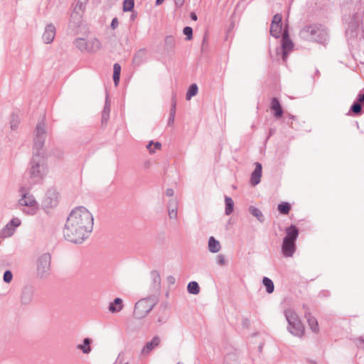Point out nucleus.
I'll list each match as a JSON object with an SVG mask.
<instances>
[{
  "mask_svg": "<svg viewBox=\"0 0 364 364\" xmlns=\"http://www.w3.org/2000/svg\"><path fill=\"white\" fill-rule=\"evenodd\" d=\"M93 217L87 208H75L67 218L63 230L65 238L73 243H82L93 228Z\"/></svg>",
  "mask_w": 364,
  "mask_h": 364,
  "instance_id": "f257e3e1",
  "label": "nucleus"
},
{
  "mask_svg": "<svg viewBox=\"0 0 364 364\" xmlns=\"http://www.w3.org/2000/svg\"><path fill=\"white\" fill-rule=\"evenodd\" d=\"M299 37L306 41L325 44L328 41V33L326 28L317 23L304 26L299 33Z\"/></svg>",
  "mask_w": 364,
  "mask_h": 364,
  "instance_id": "f03ea898",
  "label": "nucleus"
},
{
  "mask_svg": "<svg viewBox=\"0 0 364 364\" xmlns=\"http://www.w3.org/2000/svg\"><path fill=\"white\" fill-rule=\"evenodd\" d=\"M48 173V166L45 163L44 156L33 155L30 167L28 169L30 182L38 183L44 178Z\"/></svg>",
  "mask_w": 364,
  "mask_h": 364,
  "instance_id": "7ed1b4c3",
  "label": "nucleus"
},
{
  "mask_svg": "<svg viewBox=\"0 0 364 364\" xmlns=\"http://www.w3.org/2000/svg\"><path fill=\"white\" fill-rule=\"evenodd\" d=\"M285 236L282 244V253L285 257H291L296 252V241L299 236V230L291 225L285 229Z\"/></svg>",
  "mask_w": 364,
  "mask_h": 364,
  "instance_id": "20e7f679",
  "label": "nucleus"
},
{
  "mask_svg": "<svg viewBox=\"0 0 364 364\" xmlns=\"http://www.w3.org/2000/svg\"><path fill=\"white\" fill-rule=\"evenodd\" d=\"M159 297L154 294L139 299L134 305V316L138 319L145 318L157 304Z\"/></svg>",
  "mask_w": 364,
  "mask_h": 364,
  "instance_id": "39448f33",
  "label": "nucleus"
},
{
  "mask_svg": "<svg viewBox=\"0 0 364 364\" xmlns=\"http://www.w3.org/2000/svg\"><path fill=\"white\" fill-rule=\"evenodd\" d=\"M284 315L288 323V331L291 334L301 338L304 335L305 329L295 310L291 308L287 309L284 311Z\"/></svg>",
  "mask_w": 364,
  "mask_h": 364,
  "instance_id": "423d86ee",
  "label": "nucleus"
},
{
  "mask_svg": "<svg viewBox=\"0 0 364 364\" xmlns=\"http://www.w3.org/2000/svg\"><path fill=\"white\" fill-rule=\"evenodd\" d=\"M21 198L18 200V205L28 208L27 210H23L28 215H34L38 209V205L33 196L24 186L19 188Z\"/></svg>",
  "mask_w": 364,
  "mask_h": 364,
  "instance_id": "0eeeda50",
  "label": "nucleus"
},
{
  "mask_svg": "<svg viewBox=\"0 0 364 364\" xmlns=\"http://www.w3.org/2000/svg\"><path fill=\"white\" fill-rule=\"evenodd\" d=\"M46 138L44 122L37 124L33 138V155L43 156V147Z\"/></svg>",
  "mask_w": 364,
  "mask_h": 364,
  "instance_id": "6e6552de",
  "label": "nucleus"
},
{
  "mask_svg": "<svg viewBox=\"0 0 364 364\" xmlns=\"http://www.w3.org/2000/svg\"><path fill=\"white\" fill-rule=\"evenodd\" d=\"M51 257L50 254L45 253L41 255L37 260V274L41 277H46L50 270Z\"/></svg>",
  "mask_w": 364,
  "mask_h": 364,
  "instance_id": "1a4fd4ad",
  "label": "nucleus"
},
{
  "mask_svg": "<svg viewBox=\"0 0 364 364\" xmlns=\"http://www.w3.org/2000/svg\"><path fill=\"white\" fill-rule=\"evenodd\" d=\"M21 224V221L18 218H12L1 230H0V238L5 239L11 237L16 232V230Z\"/></svg>",
  "mask_w": 364,
  "mask_h": 364,
  "instance_id": "9d476101",
  "label": "nucleus"
},
{
  "mask_svg": "<svg viewBox=\"0 0 364 364\" xmlns=\"http://www.w3.org/2000/svg\"><path fill=\"white\" fill-rule=\"evenodd\" d=\"M59 193L56 189L51 188H49L43 200V205L47 208H53L58 204Z\"/></svg>",
  "mask_w": 364,
  "mask_h": 364,
  "instance_id": "9b49d317",
  "label": "nucleus"
},
{
  "mask_svg": "<svg viewBox=\"0 0 364 364\" xmlns=\"http://www.w3.org/2000/svg\"><path fill=\"white\" fill-rule=\"evenodd\" d=\"M294 43L291 40L289 37L288 31L287 29L284 30L282 38V60L283 61H286L287 59V55L289 52L293 50Z\"/></svg>",
  "mask_w": 364,
  "mask_h": 364,
  "instance_id": "f8f14e48",
  "label": "nucleus"
},
{
  "mask_svg": "<svg viewBox=\"0 0 364 364\" xmlns=\"http://www.w3.org/2000/svg\"><path fill=\"white\" fill-rule=\"evenodd\" d=\"M282 31V15L277 14L273 16L271 26H270V34L275 38H278L281 36Z\"/></svg>",
  "mask_w": 364,
  "mask_h": 364,
  "instance_id": "ddd939ff",
  "label": "nucleus"
},
{
  "mask_svg": "<svg viewBox=\"0 0 364 364\" xmlns=\"http://www.w3.org/2000/svg\"><path fill=\"white\" fill-rule=\"evenodd\" d=\"M359 26L360 19L357 16H353L346 28V34L348 39H353L357 36Z\"/></svg>",
  "mask_w": 364,
  "mask_h": 364,
  "instance_id": "4468645a",
  "label": "nucleus"
},
{
  "mask_svg": "<svg viewBox=\"0 0 364 364\" xmlns=\"http://www.w3.org/2000/svg\"><path fill=\"white\" fill-rule=\"evenodd\" d=\"M151 294L156 295L159 297L161 289V277L157 271H152L151 272Z\"/></svg>",
  "mask_w": 364,
  "mask_h": 364,
  "instance_id": "2eb2a0df",
  "label": "nucleus"
},
{
  "mask_svg": "<svg viewBox=\"0 0 364 364\" xmlns=\"http://www.w3.org/2000/svg\"><path fill=\"white\" fill-rule=\"evenodd\" d=\"M56 29L53 23H48L46 26L44 32L42 35V39L46 44L52 43L55 38Z\"/></svg>",
  "mask_w": 364,
  "mask_h": 364,
  "instance_id": "dca6fc26",
  "label": "nucleus"
},
{
  "mask_svg": "<svg viewBox=\"0 0 364 364\" xmlns=\"http://www.w3.org/2000/svg\"><path fill=\"white\" fill-rule=\"evenodd\" d=\"M34 289L31 286H26L23 288L21 295V302L22 304H29L33 299Z\"/></svg>",
  "mask_w": 364,
  "mask_h": 364,
  "instance_id": "f3484780",
  "label": "nucleus"
},
{
  "mask_svg": "<svg viewBox=\"0 0 364 364\" xmlns=\"http://www.w3.org/2000/svg\"><path fill=\"white\" fill-rule=\"evenodd\" d=\"M255 170L252 172L250 183L252 186H255L260 183L262 177V166L259 162L255 163Z\"/></svg>",
  "mask_w": 364,
  "mask_h": 364,
  "instance_id": "a211bd4d",
  "label": "nucleus"
},
{
  "mask_svg": "<svg viewBox=\"0 0 364 364\" xmlns=\"http://www.w3.org/2000/svg\"><path fill=\"white\" fill-rule=\"evenodd\" d=\"M102 48L100 41L97 38H91L87 40V52L96 53Z\"/></svg>",
  "mask_w": 364,
  "mask_h": 364,
  "instance_id": "6ab92c4d",
  "label": "nucleus"
},
{
  "mask_svg": "<svg viewBox=\"0 0 364 364\" xmlns=\"http://www.w3.org/2000/svg\"><path fill=\"white\" fill-rule=\"evenodd\" d=\"M123 301L120 298H115L113 301L110 302L108 306V310L112 313H118L123 309Z\"/></svg>",
  "mask_w": 364,
  "mask_h": 364,
  "instance_id": "aec40b11",
  "label": "nucleus"
},
{
  "mask_svg": "<svg viewBox=\"0 0 364 364\" xmlns=\"http://www.w3.org/2000/svg\"><path fill=\"white\" fill-rule=\"evenodd\" d=\"M305 317L306 318L308 324L312 332L318 333L319 331V327L317 319L314 316H311L310 313H306Z\"/></svg>",
  "mask_w": 364,
  "mask_h": 364,
  "instance_id": "412c9836",
  "label": "nucleus"
},
{
  "mask_svg": "<svg viewBox=\"0 0 364 364\" xmlns=\"http://www.w3.org/2000/svg\"><path fill=\"white\" fill-rule=\"evenodd\" d=\"M271 109L274 111V117L278 118L281 117L283 114V110L277 98L274 97L271 102Z\"/></svg>",
  "mask_w": 364,
  "mask_h": 364,
  "instance_id": "4be33fe9",
  "label": "nucleus"
},
{
  "mask_svg": "<svg viewBox=\"0 0 364 364\" xmlns=\"http://www.w3.org/2000/svg\"><path fill=\"white\" fill-rule=\"evenodd\" d=\"M208 250L212 253H217L221 249L220 243L214 237L211 236L208 239Z\"/></svg>",
  "mask_w": 364,
  "mask_h": 364,
  "instance_id": "5701e85b",
  "label": "nucleus"
},
{
  "mask_svg": "<svg viewBox=\"0 0 364 364\" xmlns=\"http://www.w3.org/2000/svg\"><path fill=\"white\" fill-rule=\"evenodd\" d=\"M74 44L80 51L87 52V40L82 38H77L75 40Z\"/></svg>",
  "mask_w": 364,
  "mask_h": 364,
  "instance_id": "b1692460",
  "label": "nucleus"
},
{
  "mask_svg": "<svg viewBox=\"0 0 364 364\" xmlns=\"http://www.w3.org/2000/svg\"><path fill=\"white\" fill-rule=\"evenodd\" d=\"M225 215H230L234 209V202L230 197L225 196Z\"/></svg>",
  "mask_w": 364,
  "mask_h": 364,
  "instance_id": "393cba45",
  "label": "nucleus"
},
{
  "mask_svg": "<svg viewBox=\"0 0 364 364\" xmlns=\"http://www.w3.org/2000/svg\"><path fill=\"white\" fill-rule=\"evenodd\" d=\"M249 210L260 223H262L264 220V217L259 208L255 206H250Z\"/></svg>",
  "mask_w": 364,
  "mask_h": 364,
  "instance_id": "a878e982",
  "label": "nucleus"
},
{
  "mask_svg": "<svg viewBox=\"0 0 364 364\" xmlns=\"http://www.w3.org/2000/svg\"><path fill=\"white\" fill-rule=\"evenodd\" d=\"M262 283L266 287V291L268 294H271L274 290V285L273 282L268 277H264L262 279Z\"/></svg>",
  "mask_w": 364,
  "mask_h": 364,
  "instance_id": "bb28decb",
  "label": "nucleus"
},
{
  "mask_svg": "<svg viewBox=\"0 0 364 364\" xmlns=\"http://www.w3.org/2000/svg\"><path fill=\"white\" fill-rule=\"evenodd\" d=\"M109 112H110V106H109V103L108 102V97L107 96L105 105L102 113V122L107 121L109 116Z\"/></svg>",
  "mask_w": 364,
  "mask_h": 364,
  "instance_id": "cd10ccee",
  "label": "nucleus"
},
{
  "mask_svg": "<svg viewBox=\"0 0 364 364\" xmlns=\"http://www.w3.org/2000/svg\"><path fill=\"white\" fill-rule=\"evenodd\" d=\"M187 289L188 293L191 294H198L200 292V287L196 282H191L188 283Z\"/></svg>",
  "mask_w": 364,
  "mask_h": 364,
  "instance_id": "c85d7f7f",
  "label": "nucleus"
},
{
  "mask_svg": "<svg viewBox=\"0 0 364 364\" xmlns=\"http://www.w3.org/2000/svg\"><path fill=\"white\" fill-rule=\"evenodd\" d=\"M114 73H113V80L114 85L117 86L119 82L120 72H121V66L118 63H115L114 65Z\"/></svg>",
  "mask_w": 364,
  "mask_h": 364,
  "instance_id": "c756f323",
  "label": "nucleus"
},
{
  "mask_svg": "<svg viewBox=\"0 0 364 364\" xmlns=\"http://www.w3.org/2000/svg\"><path fill=\"white\" fill-rule=\"evenodd\" d=\"M198 88L197 85L196 83L192 84L187 91L186 96V100H190L193 96L196 95V94L198 93Z\"/></svg>",
  "mask_w": 364,
  "mask_h": 364,
  "instance_id": "7c9ffc66",
  "label": "nucleus"
},
{
  "mask_svg": "<svg viewBox=\"0 0 364 364\" xmlns=\"http://www.w3.org/2000/svg\"><path fill=\"white\" fill-rule=\"evenodd\" d=\"M146 55V50L145 49H141L139 50L134 55V61L137 65H140L144 61V58Z\"/></svg>",
  "mask_w": 364,
  "mask_h": 364,
  "instance_id": "2f4dec72",
  "label": "nucleus"
},
{
  "mask_svg": "<svg viewBox=\"0 0 364 364\" xmlns=\"http://www.w3.org/2000/svg\"><path fill=\"white\" fill-rule=\"evenodd\" d=\"M176 41L173 36H168L165 38V47L167 50H173L175 47Z\"/></svg>",
  "mask_w": 364,
  "mask_h": 364,
  "instance_id": "473e14b6",
  "label": "nucleus"
},
{
  "mask_svg": "<svg viewBox=\"0 0 364 364\" xmlns=\"http://www.w3.org/2000/svg\"><path fill=\"white\" fill-rule=\"evenodd\" d=\"M278 210L282 213L287 215L289 213L291 209V205L287 202H282L278 205Z\"/></svg>",
  "mask_w": 364,
  "mask_h": 364,
  "instance_id": "72a5a7b5",
  "label": "nucleus"
},
{
  "mask_svg": "<svg viewBox=\"0 0 364 364\" xmlns=\"http://www.w3.org/2000/svg\"><path fill=\"white\" fill-rule=\"evenodd\" d=\"M159 343H146V345L141 350V354L147 355L151 350L158 346Z\"/></svg>",
  "mask_w": 364,
  "mask_h": 364,
  "instance_id": "f704fd0d",
  "label": "nucleus"
},
{
  "mask_svg": "<svg viewBox=\"0 0 364 364\" xmlns=\"http://www.w3.org/2000/svg\"><path fill=\"white\" fill-rule=\"evenodd\" d=\"M161 147V144L159 142L154 143L151 141L147 145L146 148L149 150L150 154H154L155 152V149H160Z\"/></svg>",
  "mask_w": 364,
  "mask_h": 364,
  "instance_id": "c9c22d12",
  "label": "nucleus"
},
{
  "mask_svg": "<svg viewBox=\"0 0 364 364\" xmlns=\"http://www.w3.org/2000/svg\"><path fill=\"white\" fill-rule=\"evenodd\" d=\"M134 6V0H124L123 2V11H130Z\"/></svg>",
  "mask_w": 364,
  "mask_h": 364,
  "instance_id": "e433bc0d",
  "label": "nucleus"
},
{
  "mask_svg": "<svg viewBox=\"0 0 364 364\" xmlns=\"http://www.w3.org/2000/svg\"><path fill=\"white\" fill-rule=\"evenodd\" d=\"M361 105L358 102H354L350 108V112H353L354 114H359L361 112Z\"/></svg>",
  "mask_w": 364,
  "mask_h": 364,
  "instance_id": "4c0bfd02",
  "label": "nucleus"
},
{
  "mask_svg": "<svg viewBox=\"0 0 364 364\" xmlns=\"http://www.w3.org/2000/svg\"><path fill=\"white\" fill-rule=\"evenodd\" d=\"M91 343H82L77 346V348L81 350L84 353H89L91 351Z\"/></svg>",
  "mask_w": 364,
  "mask_h": 364,
  "instance_id": "58836bf2",
  "label": "nucleus"
},
{
  "mask_svg": "<svg viewBox=\"0 0 364 364\" xmlns=\"http://www.w3.org/2000/svg\"><path fill=\"white\" fill-rule=\"evenodd\" d=\"M175 113H176V102L173 101L171 109V112H170V116H169L168 122V124H171L173 123L174 117H175Z\"/></svg>",
  "mask_w": 364,
  "mask_h": 364,
  "instance_id": "ea45409f",
  "label": "nucleus"
},
{
  "mask_svg": "<svg viewBox=\"0 0 364 364\" xmlns=\"http://www.w3.org/2000/svg\"><path fill=\"white\" fill-rule=\"evenodd\" d=\"M19 123H20V121H19L18 117L16 115H12L11 121H10V125H11V129H13V130L16 129L18 127Z\"/></svg>",
  "mask_w": 364,
  "mask_h": 364,
  "instance_id": "a19ab883",
  "label": "nucleus"
},
{
  "mask_svg": "<svg viewBox=\"0 0 364 364\" xmlns=\"http://www.w3.org/2000/svg\"><path fill=\"white\" fill-rule=\"evenodd\" d=\"M13 279V274L10 270H6L4 273L3 280L5 283L9 284Z\"/></svg>",
  "mask_w": 364,
  "mask_h": 364,
  "instance_id": "79ce46f5",
  "label": "nucleus"
},
{
  "mask_svg": "<svg viewBox=\"0 0 364 364\" xmlns=\"http://www.w3.org/2000/svg\"><path fill=\"white\" fill-rule=\"evenodd\" d=\"M183 34L186 36V40L189 41L193 37V29L190 26H186L183 30Z\"/></svg>",
  "mask_w": 364,
  "mask_h": 364,
  "instance_id": "37998d69",
  "label": "nucleus"
},
{
  "mask_svg": "<svg viewBox=\"0 0 364 364\" xmlns=\"http://www.w3.org/2000/svg\"><path fill=\"white\" fill-rule=\"evenodd\" d=\"M168 209L178 210V202L176 199L173 198L169 200L168 203Z\"/></svg>",
  "mask_w": 364,
  "mask_h": 364,
  "instance_id": "c03bdc74",
  "label": "nucleus"
},
{
  "mask_svg": "<svg viewBox=\"0 0 364 364\" xmlns=\"http://www.w3.org/2000/svg\"><path fill=\"white\" fill-rule=\"evenodd\" d=\"M217 264L219 265H225V258L223 255H218L216 257Z\"/></svg>",
  "mask_w": 364,
  "mask_h": 364,
  "instance_id": "a18cd8bd",
  "label": "nucleus"
},
{
  "mask_svg": "<svg viewBox=\"0 0 364 364\" xmlns=\"http://www.w3.org/2000/svg\"><path fill=\"white\" fill-rule=\"evenodd\" d=\"M168 216L171 219H176L178 217L177 210L174 209H168Z\"/></svg>",
  "mask_w": 364,
  "mask_h": 364,
  "instance_id": "49530a36",
  "label": "nucleus"
},
{
  "mask_svg": "<svg viewBox=\"0 0 364 364\" xmlns=\"http://www.w3.org/2000/svg\"><path fill=\"white\" fill-rule=\"evenodd\" d=\"M119 25V21L117 18H114L111 23V27L112 29H115Z\"/></svg>",
  "mask_w": 364,
  "mask_h": 364,
  "instance_id": "de8ad7c7",
  "label": "nucleus"
},
{
  "mask_svg": "<svg viewBox=\"0 0 364 364\" xmlns=\"http://www.w3.org/2000/svg\"><path fill=\"white\" fill-rule=\"evenodd\" d=\"M242 323L243 327L248 328L250 324V321L247 318H245L242 319Z\"/></svg>",
  "mask_w": 364,
  "mask_h": 364,
  "instance_id": "09e8293b",
  "label": "nucleus"
},
{
  "mask_svg": "<svg viewBox=\"0 0 364 364\" xmlns=\"http://www.w3.org/2000/svg\"><path fill=\"white\" fill-rule=\"evenodd\" d=\"M355 102H358L360 104L364 102V94H359Z\"/></svg>",
  "mask_w": 364,
  "mask_h": 364,
  "instance_id": "8fccbe9b",
  "label": "nucleus"
},
{
  "mask_svg": "<svg viewBox=\"0 0 364 364\" xmlns=\"http://www.w3.org/2000/svg\"><path fill=\"white\" fill-rule=\"evenodd\" d=\"M185 0H174L175 4L177 7H181L184 4Z\"/></svg>",
  "mask_w": 364,
  "mask_h": 364,
  "instance_id": "3c124183",
  "label": "nucleus"
},
{
  "mask_svg": "<svg viewBox=\"0 0 364 364\" xmlns=\"http://www.w3.org/2000/svg\"><path fill=\"white\" fill-rule=\"evenodd\" d=\"M174 194V191L172 188H168L166 191V195L167 196H169V197H171L173 196Z\"/></svg>",
  "mask_w": 364,
  "mask_h": 364,
  "instance_id": "603ef678",
  "label": "nucleus"
},
{
  "mask_svg": "<svg viewBox=\"0 0 364 364\" xmlns=\"http://www.w3.org/2000/svg\"><path fill=\"white\" fill-rule=\"evenodd\" d=\"M191 19H193V21H196L197 20V16L196 14L194 13H191Z\"/></svg>",
  "mask_w": 364,
  "mask_h": 364,
  "instance_id": "864d4df0",
  "label": "nucleus"
},
{
  "mask_svg": "<svg viewBox=\"0 0 364 364\" xmlns=\"http://www.w3.org/2000/svg\"><path fill=\"white\" fill-rule=\"evenodd\" d=\"M160 341V338L159 336H154L153 337V338L151 340V341Z\"/></svg>",
  "mask_w": 364,
  "mask_h": 364,
  "instance_id": "5fc2aeb1",
  "label": "nucleus"
},
{
  "mask_svg": "<svg viewBox=\"0 0 364 364\" xmlns=\"http://www.w3.org/2000/svg\"><path fill=\"white\" fill-rule=\"evenodd\" d=\"M164 0H156V5H160L164 2Z\"/></svg>",
  "mask_w": 364,
  "mask_h": 364,
  "instance_id": "6e6d98bb",
  "label": "nucleus"
},
{
  "mask_svg": "<svg viewBox=\"0 0 364 364\" xmlns=\"http://www.w3.org/2000/svg\"><path fill=\"white\" fill-rule=\"evenodd\" d=\"M262 348H263V345L262 344H260L258 347V349H259V353H262Z\"/></svg>",
  "mask_w": 364,
  "mask_h": 364,
  "instance_id": "4d7b16f0",
  "label": "nucleus"
},
{
  "mask_svg": "<svg viewBox=\"0 0 364 364\" xmlns=\"http://www.w3.org/2000/svg\"><path fill=\"white\" fill-rule=\"evenodd\" d=\"M289 118L291 119H295V116L291 115V114H289Z\"/></svg>",
  "mask_w": 364,
  "mask_h": 364,
  "instance_id": "13d9d810",
  "label": "nucleus"
},
{
  "mask_svg": "<svg viewBox=\"0 0 364 364\" xmlns=\"http://www.w3.org/2000/svg\"><path fill=\"white\" fill-rule=\"evenodd\" d=\"M359 341H364V336L359 338Z\"/></svg>",
  "mask_w": 364,
  "mask_h": 364,
  "instance_id": "bf43d9fd",
  "label": "nucleus"
},
{
  "mask_svg": "<svg viewBox=\"0 0 364 364\" xmlns=\"http://www.w3.org/2000/svg\"><path fill=\"white\" fill-rule=\"evenodd\" d=\"M82 341L87 342V341H91V340L90 338H86Z\"/></svg>",
  "mask_w": 364,
  "mask_h": 364,
  "instance_id": "052dcab7",
  "label": "nucleus"
},
{
  "mask_svg": "<svg viewBox=\"0 0 364 364\" xmlns=\"http://www.w3.org/2000/svg\"><path fill=\"white\" fill-rule=\"evenodd\" d=\"M136 17V15L135 14H132L131 16V19L134 20Z\"/></svg>",
  "mask_w": 364,
  "mask_h": 364,
  "instance_id": "680f3d73",
  "label": "nucleus"
},
{
  "mask_svg": "<svg viewBox=\"0 0 364 364\" xmlns=\"http://www.w3.org/2000/svg\"><path fill=\"white\" fill-rule=\"evenodd\" d=\"M76 16H78L79 21H80L81 16L78 15V14H76Z\"/></svg>",
  "mask_w": 364,
  "mask_h": 364,
  "instance_id": "e2e57ef3",
  "label": "nucleus"
},
{
  "mask_svg": "<svg viewBox=\"0 0 364 364\" xmlns=\"http://www.w3.org/2000/svg\"><path fill=\"white\" fill-rule=\"evenodd\" d=\"M361 343L364 345V343ZM362 348L364 349V346Z\"/></svg>",
  "mask_w": 364,
  "mask_h": 364,
  "instance_id": "0e129e2a",
  "label": "nucleus"
}]
</instances>
